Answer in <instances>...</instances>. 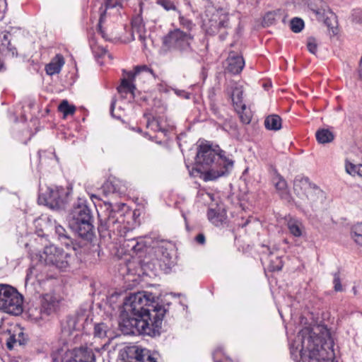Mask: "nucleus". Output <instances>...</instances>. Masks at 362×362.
I'll return each mask as SVG.
<instances>
[{
  "mask_svg": "<svg viewBox=\"0 0 362 362\" xmlns=\"http://www.w3.org/2000/svg\"><path fill=\"white\" fill-rule=\"evenodd\" d=\"M165 313V307L156 303L152 293L132 294L124 304L119 329L125 335L159 336Z\"/></svg>",
  "mask_w": 362,
  "mask_h": 362,
  "instance_id": "obj_1",
  "label": "nucleus"
},
{
  "mask_svg": "<svg viewBox=\"0 0 362 362\" xmlns=\"http://www.w3.org/2000/svg\"><path fill=\"white\" fill-rule=\"evenodd\" d=\"M333 340L327 330L316 335L310 327L303 328L291 346V355L299 354L298 362H333Z\"/></svg>",
  "mask_w": 362,
  "mask_h": 362,
  "instance_id": "obj_2",
  "label": "nucleus"
},
{
  "mask_svg": "<svg viewBox=\"0 0 362 362\" xmlns=\"http://www.w3.org/2000/svg\"><path fill=\"white\" fill-rule=\"evenodd\" d=\"M196 163L202 168L210 167L208 170L202 171L196 168L199 177L205 182L213 181L228 175L233 168V160L226 156V152L218 146H213L209 143H202L198 148Z\"/></svg>",
  "mask_w": 362,
  "mask_h": 362,
  "instance_id": "obj_3",
  "label": "nucleus"
},
{
  "mask_svg": "<svg viewBox=\"0 0 362 362\" xmlns=\"http://www.w3.org/2000/svg\"><path fill=\"white\" fill-rule=\"evenodd\" d=\"M108 214L107 217L100 221L98 226V232L100 236L105 238L108 236L111 238V233H117L120 237L124 238L122 243L126 252H133L135 249L134 238L130 237L128 233L130 231L127 223H129L128 218H131V212L128 210L125 204H118L112 206Z\"/></svg>",
  "mask_w": 362,
  "mask_h": 362,
  "instance_id": "obj_4",
  "label": "nucleus"
},
{
  "mask_svg": "<svg viewBox=\"0 0 362 362\" xmlns=\"http://www.w3.org/2000/svg\"><path fill=\"white\" fill-rule=\"evenodd\" d=\"M69 226L81 238L91 240L93 237V216L85 202L74 206L69 214Z\"/></svg>",
  "mask_w": 362,
  "mask_h": 362,
  "instance_id": "obj_5",
  "label": "nucleus"
},
{
  "mask_svg": "<svg viewBox=\"0 0 362 362\" xmlns=\"http://www.w3.org/2000/svg\"><path fill=\"white\" fill-rule=\"evenodd\" d=\"M0 310L13 315L23 312V296L13 287L0 284Z\"/></svg>",
  "mask_w": 362,
  "mask_h": 362,
  "instance_id": "obj_6",
  "label": "nucleus"
},
{
  "mask_svg": "<svg viewBox=\"0 0 362 362\" xmlns=\"http://www.w3.org/2000/svg\"><path fill=\"white\" fill-rule=\"evenodd\" d=\"M40 261L60 272H66L70 265L71 255L54 245L45 247L40 254Z\"/></svg>",
  "mask_w": 362,
  "mask_h": 362,
  "instance_id": "obj_7",
  "label": "nucleus"
},
{
  "mask_svg": "<svg viewBox=\"0 0 362 362\" xmlns=\"http://www.w3.org/2000/svg\"><path fill=\"white\" fill-rule=\"evenodd\" d=\"M193 41L194 36L191 33L184 32L179 28L169 32L163 38V43L165 46L180 52L191 51V45Z\"/></svg>",
  "mask_w": 362,
  "mask_h": 362,
  "instance_id": "obj_8",
  "label": "nucleus"
},
{
  "mask_svg": "<svg viewBox=\"0 0 362 362\" xmlns=\"http://www.w3.org/2000/svg\"><path fill=\"white\" fill-rule=\"evenodd\" d=\"M128 78H123L121 85L117 88V90L120 94L130 93L134 95L135 85L134 81L136 78L141 79L143 78H156V74L153 71L146 65L136 66L134 68V72H129L127 74Z\"/></svg>",
  "mask_w": 362,
  "mask_h": 362,
  "instance_id": "obj_9",
  "label": "nucleus"
},
{
  "mask_svg": "<svg viewBox=\"0 0 362 362\" xmlns=\"http://www.w3.org/2000/svg\"><path fill=\"white\" fill-rule=\"evenodd\" d=\"M293 190L295 194L302 199H307L309 205L314 206L315 197L322 195V192L309 181L308 178L297 176L293 182Z\"/></svg>",
  "mask_w": 362,
  "mask_h": 362,
  "instance_id": "obj_10",
  "label": "nucleus"
},
{
  "mask_svg": "<svg viewBox=\"0 0 362 362\" xmlns=\"http://www.w3.org/2000/svg\"><path fill=\"white\" fill-rule=\"evenodd\" d=\"M67 193L62 187H47L44 192H40L38 203L51 209H58L64 203Z\"/></svg>",
  "mask_w": 362,
  "mask_h": 362,
  "instance_id": "obj_11",
  "label": "nucleus"
},
{
  "mask_svg": "<svg viewBox=\"0 0 362 362\" xmlns=\"http://www.w3.org/2000/svg\"><path fill=\"white\" fill-rule=\"evenodd\" d=\"M243 86L238 83H233L231 86V99L235 110L243 123L249 124L251 121V112L243 101Z\"/></svg>",
  "mask_w": 362,
  "mask_h": 362,
  "instance_id": "obj_12",
  "label": "nucleus"
},
{
  "mask_svg": "<svg viewBox=\"0 0 362 362\" xmlns=\"http://www.w3.org/2000/svg\"><path fill=\"white\" fill-rule=\"evenodd\" d=\"M94 349L96 351H100V350L99 348H94ZM62 362H95L93 348L81 346L69 351L66 353Z\"/></svg>",
  "mask_w": 362,
  "mask_h": 362,
  "instance_id": "obj_13",
  "label": "nucleus"
},
{
  "mask_svg": "<svg viewBox=\"0 0 362 362\" xmlns=\"http://www.w3.org/2000/svg\"><path fill=\"white\" fill-rule=\"evenodd\" d=\"M122 362H157L149 350L139 346L129 347L123 355Z\"/></svg>",
  "mask_w": 362,
  "mask_h": 362,
  "instance_id": "obj_14",
  "label": "nucleus"
},
{
  "mask_svg": "<svg viewBox=\"0 0 362 362\" xmlns=\"http://www.w3.org/2000/svg\"><path fill=\"white\" fill-rule=\"evenodd\" d=\"M167 245V243L162 242L155 247L158 265L165 273L169 272L175 263Z\"/></svg>",
  "mask_w": 362,
  "mask_h": 362,
  "instance_id": "obj_15",
  "label": "nucleus"
},
{
  "mask_svg": "<svg viewBox=\"0 0 362 362\" xmlns=\"http://www.w3.org/2000/svg\"><path fill=\"white\" fill-rule=\"evenodd\" d=\"M206 18L203 19L204 25L209 26L211 30L226 28L228 24V16L222 11H215L212 13L211 18H209L206 13Z\"/></svg>",
  "mask_w": 362,
  "mask_h": 362,
  "instance_id": "obj_16",
  "label": "nucleus"
},
{
  "mask_svg": "<svg viewBox=\"0 0 362 362\" xmlns=\"http://www.w3.org/2000/svg\"><path fill=\"white\" fill-rule=\"evenodd\" d=\"M245 66L243 56L235 52H230L226 62V69L232 74H238Z\"/></svg>",
  "mask_w": 362,
  "mask_h": 362,
  "instance_id": "obj_17",
  "label": "nucleus"
},
{
  "mask_svg": "<svg viewBox=\"0 0 362 362\" xmlns=\"http://www.w3.org/2000/svg\"><path fill=\"white\" fill-rule=\"evenodd\" d=\"M59 298L54 293H46L43 296L42 307L44 313L47 316L57 312L59 305Z\"/></svg>",
  "mask_w": 362,
  "mask_h": 362,
  "instance_id": "obj_18",
  "label": "nucleus"
},
{
  "mask_svg": "<svg viewBox=\"0 0 362 362\" xmlns=\"http://www.w3.org/2000/svg\"><path fill=\"white\" fill-rule=\"evenodd\" d=\"M313 2L317 5L315 7H312V4H310V9L317 16L318 20L324 21L325 23L329 27L330 25L328 22L329 17L328 14L333 16V13L327 6V4L322 0H313Z\"/></svg>",
  "mask_w": 362,
  "mask_h": 362,
  "instance_id": "obj_19",
  "label": "nucleus"
},
{
  "mask_svg": "<svg viewBox=\"0 0 362 362\" xmlns=\"http://www.w3.org/2000/svg\"><path fill=\"white\" fill-rule=\"evenodd\" d=\"M132 37L135 40L136 35L137 38L146 46V28L143 19L140 16H137L132 19Z\"/></svg>",
  "mask_w": 362,
  "mask_h": 362,
  "instance_id": "obj_20",
  "label": "nucleus"
},
{
  "mask_svg": "<svg viewBox=\"0 0 362 362\" xmlns=\"http://www.w3.org/2000/svg\"><path fill=\"white\" fill-rule=\"evenodd\" d=\"M209 221L216 226H222L226 221V211L223 208H210L207 213Z\"/></svg>",
  "mask_w": 362,
  "mask_h": 362,
  "instance_id": "obj_21",
  "label": "nucleus"
},
{
  "mask_svg": "<svg viewBox=\"0 0 362 362\" xmlns=\"http://www.w3.org/2000/svg\"><path fill=\"white\" fill-rule=\"evenodd\" d=\"M26 342L27 338L25 336L22 328L16 327L6 339V346L8 349H12L15 346L24 345Z\"/></svg>",
  "mask_w": 362,
  "mask_h": 362,
  "instance_id": "obj_22",
  "label": "nucleus"
},
{
  "mask_svg": "<svg viewBox=\"0 0 362 362\" xmlns=\"http://www.w3.org/2000/svg\"><path fill=\"white\" fill-rule=\"evenodd\" d=\"M48 222L50 224V227H53L56 235H57L58 240L65 245L66 247H70L72 245V240L68 235L65 228L57 223L55 220L53 221L48 218Z\"/></svg>",
  "mask_w": 362,
  "mask_h": 362,
  "instance_id": "obj_23",
  "label": "nucleus"
},
{
  "mask_svg": "<svg viewBox=\"0 0 362 362\" xmlns=\"http://www.w3.org/2000/svg\"><path fill=\"white\" fill-rule=\"evenodd\" d=\"M93 334L95 337L100 339L112 338L113 332L109 323L99 322L94 325Z\"/></svg>",
  "mask_w": 362,
  "mask_h": 362,
  "instance_id": "obj_24",
  "label": "nucleus"
},
{
  "mask_svg": "<svg viewBox=\"0 0 362 362\" xmlns=\"http://www.w3.org/2000/svg\"><path fill=\"white\" fill-rule=\"evenodd\" d=\"M64 64V59L62 54H57L52 61L46 65L45 71L48 75L52 76L59 74Z\"/></svg>",
  "mask_w": 362,
  "mask_h": 362,
  "instance_id": "obj_25",
  "label": "nucleus"
},
{
  "mask_svg": "<svg viewBox=\"0 0 362 362\" xmlns=\"http://www.w3.org/2000/svg\"><path fill=\"white\" fill-rule=\"evenodd\" d=\"M287 228L291 235L295 237H300L304 230V226L300 219L290 218L287 221Z\"/></svg>",
  "mask_w": 362,
  "mask_h": 362,
  "instance_id": "obj_26",
  "label": "nucleus"
},
{
  "mask_svg": "<svg viewBox=\"0 0 362 362\" xmlns=\"http://www.w3.org/2000/svg\"><path fill=\"white\" fill-rule=\"evenodd\" d=\"M264 125L269 130H279L281 128V119L277 115H269L264 120Z\"/></svg>",
  "mask_w": 362,
  "mask_h": 362,
  "instance_id": "obj_27",
  "label": "nucleus"
},
{
  "mask_svg": "<svg viewBox=\"0 0 362 362\" xmlns=\"http://www.w3.org/2000/svg\"><path fill=\"white\" fill-rule=\"evenodd\" d=\"M316 139L320 144L332 142L334 139V134L327 129H319L316 132Z\"/></svg>",
  "mask_w": 362,
  "mask_h": 362,
  "instance_id": "obj_28",
  "label": "nucleus"
},
{
  "mask_svg": "<svg viewBox=\"0 0 362 362\" xmlns=\"http://www.w3.org/2000/svg\"><path fill=\"white\" fill-rule=\"evenodd\" d=\"M277 180L275 182V187L279 192L281 198L288 200L290 195L287 189V183L286 180L281 176H278L276 178Z\"/></svg>",
  "mask_w": 362,
  "mask_h": 362,
  "instance_id": "obj_29",
  "label": "nucleus"
},
{
  "mask_svg": "<svg viewBox=\"0 0 362 362\" xmlns=\"http://www.w3.org/2000/svg\"><path fill=\"white\" fill-rule=\"evenodd\" d=\"M351 237L356 245L362 247V222L351 227Z\"/></svg>",
  "mask_w": 362,
  "mask_h": 362,
  "instance_id": "obj_30",
  "label": "nucleus"
},
{
  "mask_svg": "<svg viewBox=\"0 0 362 362\" xmlns=\"http://www.w3.org/2000/svg\"><path fill=\"white\" fill-rule=\"evenodd\" d=\"M28 312L30 319L35 322H38L47 317V315L44 313L42 305L40 307L32 306L29 308Z\"/></svg>",
  "mask_w": 362,
  "mask_h": 362,
  "instance_id": "obj_31",
  "label": "nucleus"
},
{
  "mask_svg": "<svg viewBox=\"0 0 362 362\" xmlns=\"http://www.w3.org/2000/svg\"><path fill=\"white\" fill-rule=\"evenodd\" d=\"M59 111L63 113L64 117L73 115L75 112L76 107L74 105H69L67 100H64L58 107Z\"/></svg>",
  "mask_w": 362,
  "mask_h": 362,
  "instance_id": "obj_32",
  "label": "nucleus"
},
{
  "mask_svg": "<svg viewBox=\"0 0 362 362\" xmlns=\"http://www.w3.org/2000/svg\"><path fill=\"white\" fill-rule=\"evenodd\" d=\"M291 29L293 33H300L304 28V22L301 18H293L291 21Z\"/></svg>",
  "mask_w": 362,
  "mask_h": 362,
  "instance_id": "obj_33",
  "label": "nucleus"
},
{
  "mask_svg": "<svg viewBox=\"0 0 362 362\" xmlns=\"http://www.w3.org/2000/svg\"><path fill=\"white\" fill-rule=\"evenodd\" d=\"M147 128L154 132H163L164 129L161 127L160 122L156 118L148 119L146 124Z\"/></svg>",
  "mask_w": 362,
  "mask_h": 362,
  "instance_id": "obj_34",
  "label": "nucleus"
},
{
  "mask_svg": "<svg viewBox=\"0 0 362 362\" xmlns=\"http://www.w3.org/2000/svg\"><path fill=\"white\" fill-rule=\"evenodd\" d=\"M117 181H114V182H107L106 183H105V185H103V191L105 192V193L106 194H108V193H115V192H122V191L119 189H117Z\"/></svg>",
  "mask_w": 362,
  "mask_h": 362,
  "instance_id": "obj_35",
  "label": "nucleus"
},
{
  "mask_svg": "<svg viewBox=\"0 0 362 362\" xmlns=\"http://www.w3.org/2000/svg\"><path fill=\"white\" fill-rule=\"evenodd\" d=\"M180 24L182 25L184 28L187 30V33H190L191 30L194 28L195 25L193 23V22L184 16H180L179 18Z\"/></svg>",
  "mask_w": 362,
  "mask_h": 362,
  "instance_id": "obj_36",
  "label": "nucleus"
},
{
  "mask_svg": "<svg viewBox=\"0 0 362 362\" xmlns=\"http://www.w3.org/2000/svg\"><path fill=\"white\" fill-rule=\"evenodd\" d=\"M157 3L167 11L176 10L175 5L170 0H158Z\"/></svg>",
  "mask_w": 362,
  "mask_h": 362,
  "instance_id": "obj_37",
  "label": "nucleus"
},
{
  "mask_svg": "<svg viewBox=\"0 0 362 362\" xmlns=\"http://www.w3.org/2000/svg\"><path fill=\"white\" fill-rule=\"evenodd\" d=\"M307 47H308V51L310 53H312L313 54H315L317 53V43L315 38L310 37L308 39Z\"/></svg>",
  "mask_w": 362,
  "mask_h": 362,
  "instance_id": "obj_38",
  "label": "nucleus"
},
{
  "mask_svg": "<svg viewBox=\"0 0 362 362\" xmlns=\"http://www.w3.org/2000/svg\"><path fill=\"white\" fill-rule=\"evenodd\" d=\"M134 245L135 249L134 250V252L135 253L141 252L146 247V243L141 238H134Z\"/></svg>",
  "mask_w": 362,
  "mask_h": 362,
  "instance_id": "obj_39",
  "label": "nucleus"
},
{
  "mask_svg": "<svg viewBox=\"0 0 362 362\" xmlns=\"http://www.w3.org/2000/svg\"><path fill=\"white\" fill-rule=\"evenodd\" d=\"M334 279V288L335 291H342V285L341 284L340 275L339 272H336L333 274Z\"/></svg>",
  "mask_w": 362,
  "mask_h": 362,
  "instance_id": "obj_40",
  "label": "nucleus"
},
{
  "mask_svg": "<svg viewBox=\"0 0 362 362\" xmlns=\"http://www.w3.org/2000/svg\"><path fill=\"white\" fill-rule=\"evenodd\" d=\"M346 172L351 176H356L357 165L346 161L345 164Z\"/></svg>",
  "mask_w": 362,
  "mask_h": 362,
  "instance_id": "obj_41",
  "label": "nucleus"
},
{
  "mask_svg": "<svg viewBox=\"0 0 362 362\" xmlns=\"http://www.w3.org/2000/svg\"><path fill=\"white\" fill-rule=\"evenodd\" d=\"M106 9L114 8L117 7H122L121 0H106L105 1Z\"/></svg>",
  "mask_w": 362,
  "mask_h": 362,
  "instance_id": "obj_42",
  "label": "nucleus"
},
{
  "mask_svg": "<svg viewBox=\"0 0 362 362\" xmlns=\"http://www.w3.org/2000/svg\"><path fill=\"white\" fill-rule=\"evenodd\" d=\"M174 91H175V93L178 96L183 97L185 98H189V94L188 93L185 92V90L175 89Z\"/></svg>",
  "mask_w": 362,
  "mask_h": 362,
  "instance_id": "obj_43",
  "label": "nucleus"
},
{
  "mask_svg": "<svg viewBox=\"0 0 362 362\" xmlns=\"http://www.w3.org/2000/svg\"><path fill=\"white\" fill-rule=\"evenodd\" d=\"M105 14V11H103V13H101L100 20H99V23H98V31L101 33V35L103 37H105V35H104L103 31L102 30L101 24L103 21Z\"/></svg>",
  "mask_w": 362,
  "mask_h": 362,
  "instance_id": "obj_44",
  "label": "nucleus"
},
{
  "mask_svg": "<svg viewBox=\"0 0 362 362\" xmlns=\"http://www.w3.org/2000/svg\"><path fill=\"white\" fill-rule=\"evenodd\" d=\"M195 240L199 244L204 245L205 243V236H204V235L202 234V233L198 234L196 236V238H195Z\"/></svg>",
  "mask_w": 362,
  "mask_h": 362,
  "instance_id": "obj_45",
  "label": "nucleus"
},
{
  "mask_svg": "<svg viewBox=\"0 0 362 362\" xmlns=\"http://www.w3.org/2000/svg\"><path fill=\"white\" fill-rule=\"evenodd\" d=\"M116 100L115 98H112L111 105H110V114L112 117H115L114 115V109L115 107Z\"/></svg>",
  "mask_w": 362,
  "mask_h": 362,
  "instance_id": "obj_46",
  "label": "nucleus"
},
{
  "mask_svg": "<svg viewBox=\"0 0 362 362\" xmlns=\"http://www.w3.org/2000/svg\"><path fill=\"white\" fill-rule=\"evenodd\" d=\"M356 175L362 177V165H357Z\"/></svg>",
  "mask_w": 362,
  "mask_h": 362,
  "instance_id": "obj_47",
  "label": "nucleus"
},
{
  "mask_svg": "<svg viewBox=\"0 0 362 362\" xmlns=\"http://www.w3.org/2000/svg\"><path fill=\"white\" fill-rule=\"evenodd\" d=\"M358 76L361 80H362V57L360 60L359 67H358Z\"/></svg>",
  "mask_w": 362,
  "mask_h": 362,
  "instance_id": "obj_48",
  "label": "nucleus"
},
{
  "mask_svg": "<svg viewBox=\"0 0 362 362\" xmlns=\"http://www.w3.org/2000/svg\"><path fill=\"white\" fill-rule=\"evenodd\" d=\"M282 267H283V265H282L281 262H280L279 264H278V265H276L275 267L272 266V269L273 271H279V270H281L282 269Z\"/></svg>",
  "mask_w": 362,
  "mask_h": 362,
  "instance_id": "obj_49",
  "label": "nucleus"
},
{
  "mask_svg": "<svg viewBox=\"0 0 362 362\" xmlns=\"http://www.w3.org/2000/svg\"><path fill=\"white\" fill-rule=\"evenodd\" d=\"M221 352V350H216L215 352L214 353V362H221V361H218V360H216V356L218 355L219 353Z\"/></svg>",
  "mask_w": 362,
  "mask_h": 362,
  "instance_id": "obj_50",
  "label": "nucleus"
},
{
  "mask_svg": "<svg viewBox=\"0 0 362 362\" xmlns=\"http://www.w3.org/2000/svg\"><path fill=\"white\" fill-rule=\"evenodd\" d=\"M32 272L31 269L30 270V272L27 274V276H26V279H25V281L27 282L30 277V273Z\"/></svg>",
  "mask_w": 362,
  "mask_h": 362,
  "instance_id": "obj_51",
  "label": "nucleus"
},
{
  "mask_svg": "<svg viewBox=\"0 0 362 362\" xmlns=\"http://www.w3.org/2000/svg\"><path fill=\"white\" fill-rule=\"evenodd\" d=\"M107 54V51L105 49H102L101 55H105Z\"/></svg>",
  "mask_w": 362,
  "mask_h": 362,
  "instance_id": "obj_52",
  "label": "nucleus"
},
{
  "mask_svg": "<svg viewBox=\"0 0 362 362\" xmlns=\"http://www.w3.org/2000/svg\"><path fill=\"white\" fill-rule=\"evenodd\" d=\"M267 250L269 251V254L271 255L272 252L270 251L269 248H267Z\"/></svg>",
  "mask_w": 362,
  "mask_h": 362,
  "instance_id": "obj_53",
  "label": "nucleus"
}]
</instances>
